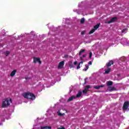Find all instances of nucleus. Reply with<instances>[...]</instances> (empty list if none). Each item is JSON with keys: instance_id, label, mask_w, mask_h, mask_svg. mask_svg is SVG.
<instances>
[{"instance_id": "25", "label": "nucleus", "mask_w": 129, "mask_h": 129, "mask_svg": "<svg viewBox=\"0 0 129 129\" xmlns=\"http://www.w3.org/2000/svg\"><path fill=\"white\" fill-rule=\"evenodd\" d=\"M69 66H70V68H74V66L73 65H72V64H70Z\"/></svg>"}, {"instance_id": "34", "label": "nucleus", "mask_w": 129, "mask_h": 129, "mask_svg": "<svg viewBox=\"0 0 129 129\" xmlns=\"http://www.w3.org/2000/svg\"><path fill=\"white\" fill-rule=\"evenodd\" d=\"M84 90L86 91L87 92H88V89H87L86 88H85Z\"/></svg>"}, {"instance_id": "26", "label": "nucleus", "mask_w": 129, "mask_h": 129, "mask_svg": "<svg viewBox=\"0 0 129 129\" xmlns=\"http://www.w3.org/2000/svg\"><path fill=\"white\" fill-rule=\"evenodd\" d=\"M80 64H78V66L77 67V69L78 70V69H80Z\"/></svg>"}, {"instance_id": "30", "label": "nucleus", "mask_w": 129, "mask_h": 129, "mask_svg": "<svg viewBox=\"0 0 129 129\" xmlns=\"http://www.w3.org/2000/svg\"><path fill=\"white\" fill-rule=\"evenodd\" d=\"M87 56V54H83V58H85V57H86V56Z\"/></svg>"}, {"instance_id": "36", "label": "nucleus", "mask_w": 129, "mask_h": 129, "mask_svg": "<svg viewBox=\"0 0 129 129\" xmlns=\"http://www.w3.org/2000/svg\"><path fill=\"white\" fill-rule=\"evenodd\" d=\"M58 129H66V128H65V127H61L58 128Z\"/></svg>"}, {"instance_id": "41", "label": "nucleus", "mask_w": 129, "mask_h": 129, "mask_svg": "<svg viewBox=\"0 0 129 129\" xmlns=\"http://www.w3.org/2000/svg\"><path fill=\"white\" fill-rule=\"evenodd\" d=\"M1 46H3L2 44H0V47H1Z\"/></svg>"}, {"instance_id": "35", "label": "nucleus", "mask_w": 129, "mask_h": 129, "mask_svg": "<svg viewBox=\"0 0 129 129\" xmlns=\"http://www.w3.org/2000/svg\"><path fill=\"white\" fill-rule=\"evenodd\" d=\"M84 90L86 91L87 92H88V89H87L86 88H85Z\"/></svg>"}, {"instance_id": "22", "label": "nucleus", "mask_w": 129, "mask_h": 129, "mask_svg": "<svg viewBox=\"0 0 129 129\" xmlns=\"http://www.w3.org/2000/svg\"><path fill=\"white\" fill-rule=\"evenodd\" d=\"M5 55H6V56H9V55H10V51H6L5 52Z\"/></svg>"}, {"instance_id": "8", "label": "nucleus", "mask_w": 129, "mask_h": 129, "mask_svg": "<svg viewBox=\"0 0 129 129\" xmlns=\"http://www.w3.org/2000/svg\"><path fill=\"white\" fill-rule=\"evenodd\" d=\"M107 89L109 90V91H113L114 90H116V89L114 87L110 86L108 87Z\"/></svg>"}, {"instance_id": "4", "label": "nucleus", "mask_w": 129, "mask_h": 129, "mask_svg": "<svg viewBox=\"0 0 129 129\" xmlns=\"http://www.w3.org/2000/svg\"><path fill=\"white\" fill-rule=\"evenodd\" d=\"M33 62L34 63H37V62H38L39 64H42V61H41L40 57H34Z\"/></svg>"}, {"instance_id": "12", "label": "nucleus", "mask_w": 129, "mask_h": 129, "mask_svg": "<svg viewBox=\"0 0 129 129\" xmlns=\"http://www.w3.org/2000/svg\"><path fill=\"white\" fill-rule=\"evenodd\" d=\"M113 85V82L112 81H108L107 82V86H111Z\"/></svg>"}, {"instance_id": "13", "label": "nucleus", "mask_w": 129, "mask_h": 129, "mask_svg": "<svg viewBox=\"0 0 129 129\" xmlns=\"http://www.w3.org/2000/svg\"><path fill=\"white\" fill-rule=\"evenodd\" d=\"M99 27H100V23H98L97 25H96L94 27V29L95 30H97L98 29V28H99Z\"/></svg>"}, {"instance_id": "9", "label": "nucleus", "mask_w": 129, "mask_h": 129, "mask_svg": "<svg viewBox=\"0 0 129 129\" xmlns=\"http://www.w3.org/2000/svg\"><path fill=\"white\" fill-rule=\"evenodd\" d=\"M76 98V97L75 96H72L71 97H70L68 100V102H70V101H72L74 99H75Z\"/></svg>"}, {"instance_id": "2", "label": "nucleus", "mask_w": 129, "mask_h": 129, "mask_svg": "<svg viewBox=\"0 0 129 129\" xmlns=\"http://www.w3.org/2000/svg\"><path fill=\"white\" fill-rule=\"evenodd\" d=\"M11 102H12V99H9V98H6L2 103V107L5 108L7 107V106H9L10 105Z\"/></svg>"}, {"instance_id": "21", "label": "nucleus", "mask_w": 129, "mask_h": 129, "mask_svg": "<svg viewBox=\"0 0 129 129\" xmlns=\"http://www.w3.org/2000/svg\"><path fill=\"white\" fill-rule=\"evenodd\" d=\"M94 89H99L100 88L99 86H94Z\"/></svg>"}, {"instance_id": "31", "label": "nucleus", "mask_w": 129, "mask_h": 129, "mask_svg": "<svg viewBox=\"0 0 129 129\" xmlns=\"http://www.w3.org/2000/svg\"><path fill=\"white\" fill-rule=\"evenodd\" d=\"M78 63V62H77V61H75V62H74V65H77Z\"/></svg>"}, {"instance_id": "18", "label": "nucleus", "mask_w": 129, "mask_h": 129, "mask_svg": "<svg viewBox=\"0 0 129 129\" xmlns=\"http://www.w3.org/2000/svg\"><path fill=\"white\" fill-rule=\"evenodd\" d=\"M94 32H95V29L94 28L93 29H92L90 32L89 33V35H91V34H93V33H94Z\"/></svg>"}, {"instance_id": "40", "label": "nucleus", "mask_w": 129, "mask_h": 129, "mask_svg": "<svg viewBox=\"0 0 129 129\" xmlns=\"http://www.w3.org/2000/svg\"><path fill=\"white\" fill-rule=\"evenodd\" d=\"M66 58H68V55H65Z\"/></svg>"}, {"instance_id": "28", "label": "nucleus", "mask_w": 129, "mask_h": 129, "mask_svg": "<svg viewBox=\"0 0 129 129\" xmlns=\"http://www.w3.org/2000/svg\"><path fill=\"white\" fill-rule=\"evenodd\" d=\"M83 93H84L85 94H87V92L86 91H85V90H83Z\"/></svg>"}, {"instance_id": "27", "label": "nucleus", "mask_w": 129, "mask_h": 129, "mask_svg": "<svg viewBox=\"0 0 129 129\" xmlns=\"http://www.w3.org/2000/svg\"><path fill=\"white\" fill-rule=\"evenodd\" d=\"M86 88H87V89H89V88H90V85L86 86Z\"/></svg>"}, {"instance_id": "23", "label": "nucleus", "mask_w": 129, "mask_h": 129, "mask_svg": "<svg viewBox=\"0 0 129 129\" xmlns=\"http://www.w3.org/2000/svg\"><path fill=\"white\" fill-rule=\"evenodd\" d=\"M87 79H88V78H86L84 79V81H85V82H84V85H85V84H86V83H87Z\"/></svg>"}, {"instance_id": "7", "label": "nucleus", "mask_w": 129, "mask_h": 129, "mask_svg": "<svg viewBox=\"0 0 129 129\" xmlns=\"http://www.w3.org/2000/svg\"><path fill=\"white\" fill-rule=\"evenodd\" d=\"M63 66H64V61H60L58 64V68L59 69L62 68Z\"/></svg>"}, {"instance_id": "5", "label": "nucleus", "mask_w": 129, "mask_h": 129, "mask_svg": "<svg viewBox=\"0 0 129 129\" xmlns=\"http://www.w3.org/2000/svg\"><path fill=\"white\" fill-rule=\"evenodd\" d=\"M113 64H114V62H113V60H110L106 64V66L107 68L110 67V66H111V65H113Z\"/></svg>"}, {"instance_id": "6", "label": "nucleus", "mask_w": 129, "mask_h": 129, "mask_svg": "<svg viewBox=\"0 0 129 129\" xmlns=\"http://www.w3.org/2000/svg\"><path fill=\"white\" fill-rule=\"evenodd\" d=\"M116 21V17H113L111 19L110 21L108 22V24H111V23H114Z\"/></svg>"}, {"instance_id": "38", "label": "nucleus", "mask_w": 129, "mask_h": 129, "mask_svg": "<svg viewBox=\"0 0 129 129\" xmlns=\"http://www.w3.org/2000/svg\"><path fill=\"white\" fill-rule=\"evenodd\" d=\"M58 115H60V116H61V115H63V114L61 113H58Z\"/></svg>"}, {"instance_id": "10", "label": "nucleus", "mask_w": 129, "mask_h": 129, "mask_svg": "<svg viewBox=\"0 0 129 129\" xmlns=\"http://www.w3.org/2000/svg\"><path fill=\"white\" fill-rule=\"evenodd\" d=\"M16 72H17V71L16 70H13V71H12L10 74V76H11L12 77L15 76Z\"/></svg>"}, {"instance_id": "37", "label": "nucleus", "mask_w": 129, "mask_h": 129, "mask_svg": "<svg viewBox=\"0 0 129 129\" xmlns=\"http://www.w3.org/2000/svg\"><path fill=\"white\" fill-rule=\"evenodd\" d=\"M80 60H81L82 61H83V58H82V57H80Z\"/></svg>"}, {"instance_id": "33", "label": "nucleus", "mask_w": 129, "mask_h": 129, "mask_svg": "<svg viewBox=\"0 0 129 129\" xmlns=\"http://www.w3.org/2000/svg\"><path fill=\"white\" fill-rule=\"evenodd\" d=\"M89 65H92V62H91V61L89 62Z\"/></svg>"}, {"instance_id": "1", "label": "nucleus", "mask_w": 129, "mask_h": 129, "mask_svg": "<svg viewBox=\"0 0 129 129\" xmlns=\"http://www.w3.org/2000/svg\"><path fill=\"white\" fill-rule=\"evenodd\" d=\"M24 98H27V99H31V100H34L36 99V96L33 93L30 92L24 93L22 94Z\"/></svg>"}, {"instance_id": "11", "label": "nucleus", "mask_w": 129, "mask_h": 129, "mask_svg": "<svg viewBox=\"0 0 129 129\" xmlns=\"http://www.w3.org/2000/svg\"><path fill=\"white\" fill-rule=\"evenodd\" d=\"M81 95H82V92L79 91L77 93L76 96H75L76 98L78 97H81Z\"/></svg>"}, {"instance_id": "15", "label": "nucleus", "mask_w": 129, "mask_h": 129, "mask_svg": "<svg viewBox=\"0 0 129 129\" xmlns=\"http://www.w3.org/2000/svg\"><path fill=\"white\" fill-rule=\"evenodd\" d=\"M110 68H108L106 70H105V74H108V73H109V72H110Z\"/></svg>"}, {"instance_id": "24", "label": "nucleus", "mask_w": 129, "mask_h": 129, "mask_svg": "<svg viewBox=\"0 0 129 129\" xmlns=\"http://www.w3.org/2000/svg\"><path fill=\"white\" fill-rule=\"evenodd\" d=\"M89 57H90V58L91 59V57H92V52H90Z\"/></svg>"}, {"instance_id": "3", "label": "nucleus", "mask_w": 129, "mask_h": 129, "mask_svg": "<svg viewBox=\"0 0 129 129\" xmlns=\"http://www.w3.org/2000/svg\"><path fill=\"white\" fill-rule=\"evenodd\" d=\"M129 106V102L128 101H125L124 102L122 109L123 110H126L128 108Z\"/></svg>"}, {"instance_id": "20", "label": "nucleus", "mask_w": 129, "mask_h": 129, "mask_svg": "<svg viewBox=\"0 0 129 129\" xmlns=\"http://www.w3.org/2000/svg\"><path fill=\"white\" fill-rule=\"evenodd\" d=\"M126 31H127V28H124L121 31V32L122 33H124V34H125V33H126Z\"/></svg>"}, {"instance_id": "14", "label": "nucleus", "mask_w": 129, "mask_h": 129, "mask_svg": "<svg viewBox=\"0 0 129 129\" xmlns=\"http://www.w3.org/2000/svg\"><path fill=\"white\" fill-rule=\"evenodd\" d=\"M85 66L86 68L84 69L83 70V71H87V70H88V69L89 68V66H88V64H85Z\"/></svg>"}, {"instance_id": "16", "label": "nucleus", "mask_w": 129, "mask_h": 129, "mask_svg": "<svg viewBox=\"0 0 129 129\" xmlns=\"http://www.w3.org/2000/svg\"><path fill=\"white\" fill-rule=\"evenodd\" d=\"M85 52V49H82L79 52V56H81L82 55V53H84Z\"/></svg>"}, {"instance_id": "32", "label": "nucleus", "mask_w": 129, "mask_h": 129, "mask_svg": "<svg viewBox=\"0 0 129 129\" xmlns=\"http://www.w3.org/2000/svg\"><path fill=\"white\" fill-rule=\"evenodd\" d=\"M99 87H100V88H103V87H104V85H100V86H99Z\"/></svg>"}, {"instance_id": "29", "label": "nucleus", "mask_w": 129, "mask_h": 129, "mask_svg": "<svg viewBox=\"0 0 129 129\" xmlns=\"http://www.w3.org/2000/svg\"><path fill=\"white\" fill-rule=\"evenodd\" d=\"M81 34V35H84V34H85V31H82Z\"/></svg>"}, {"instance_id": "39", "label": "nucleus", "mask_w": 129, "mask_h": 129, "mask_svg": "<svg viewBox=\"0 0 129 129\" xmlns=\"http://www.w3.org/2000/svg\"><path fill=\"white\" fill-rule=\"evenodd\" d=\"M79 64H80H80H83V61H81L80 62H79Z\"/></svg>"}, {"instance_id": "19", "label": "nucleus", "mask_w": 129, "mask_h": 129, "mask_svg": "<svg viewBox=\"0 0 129 129\" xmlns=\"http://www.w3.org/2000/svg\"><path fill=\"white\" fill-rule=\"evenodd\" d=\"M84 22H85V19H84V18H82L80 21L81 24H84Z\"/></svg>"}, {"instance_id": "17", "label": "nucleus", "mask_w": 129, "mask_h": 129, "mask_svg": "<svg viewBox=\"0 0 129 129\" xmlns=\"http://www.w3.org/2000/svg\"><path fill=\"white\" fill-rule=\"evenodd\" d=\"M41 129H51V127L50 126H42L41 127Z\"/></svg>"}]
</instances>
